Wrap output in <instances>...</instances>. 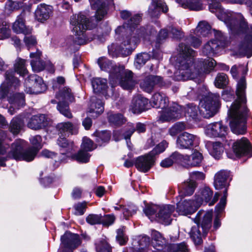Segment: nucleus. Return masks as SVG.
I'll return each instance as SVG.
<instances>
[{"label": "nucleus", "mask_w": 252, "mask_h": 252, "mask_svg": "<svg viewBox=\"0 0 252 252\" xmlns=\"http://www.w3.org/2000/svg\"><path fill=\"white\" fill-rule=\"evenodd\" d=\"M92 8L96 9L95 20L90 21L86 16L81 13L73 14L70 18L69 23L73 33L76 35L75 42L79 45L88 43L94 39H97L103 42L106 34L95 35L94 32L85 33L86 31L94 27L97 21L101 20L109 10L114 9L113 0H89Z\"/></svg>", "instance_id": "f257e3e1"}, {"label": "nucleus", "mask_w": 252, "mask_h": 252, "mask_svg": "<svg viewBox=\"0 0 252 252\" xmlns=\"http://www.w3.org/2000/svg\"><path fill=\"white\" fill-rule=\"evenodd\" d=\"M179 56L177 58L176 66L178 69L174 73V78L177 81H186L189 79L203 78L204 75L209 74L215 66L216 61L212 58L201 61L197 67L193 63L195 52L188 46L181 43L179 45Z\"/></svg>", "instance_id": "f03ea898"}, {"label": "nucleus", "mask_w": 252, "mask_h": 252, "mask_svg": "<svg viewBox=\"0 0 252 252\" xmlns=\"http://www.w3.org/2000/svg\"><path fill=\"white\" fill-rule=\"evenodd\" d=\"M141 20V16L136 14L132 17L128 23L118 27L115 30L116 38L122 41L120 45L113 43L108 46L109 54L112 57L118 54L126 56L131 54L139 41L140 38L147 39L148 32L144 28H137V25Z\"/></svg>", "instance_id": "7ed1b4c3"}, {"label": "nucleus", "mask_w": 252, "mask_h": 252, "mask_svg": "<svg viewBox=\"0 0 252 252\" xmlns=\"http://www.w3.org/2000/svg\"><path fill=\"white\" fill-rule=\"evenodd\" d=\"M246 79L245 77H242L237 83V99L228 110V116L231 118L230 126L232 132L236 134H244L246 131L248 109L246 105Z\"/></svg>", "instance_id": "20e7f679"}, {"label": "nucleus", "mask_w": 252, "mask_h": 252, "mask_svg": "<svg viewBox=\"0 0 252 252\" xmlns=\"http://www.w3.org/2000/svg\"><path fill=\"white\" fill-rule=\"evenodd\" d=\"M97 63L102 70L109 72L112 87L119 85L124 89L130 90L137 83L132 71L126 69L123 65L114 64L104 57L99 58Z\"/></svg>", "instance_id": "39448f33"}, {"label": "nucleus", "mask_w": 252, "mask_h": 252, "mask_svg": "<svg viewBox=\"0 0 252 252\" xmlns=\"http://www.w3.org/2000/svg\"><path fill=\"white\" fill-rule=\"evenodd\" d=\"M209 8L211 12L224 22L232 32L239 33L247 30L248 23L241 13L225 10L218 2L210 3Z\"/></svg>", "instance_id": "423d86ee"}, {"label": "nucleus", "mask_w": 252, "mask_h": 252, "mask_svg": "<svg viewBox=\"0 0 252 252\" xmlns=\"http://www.w3.org/2000/svg\"><path fill=\"white\" fill-rule=\"evenodd\" d=\"M219 97L218 94L209 93L200 101V110L197 105L192 103L189 104L185 109V116L195 120L198 119L201 112L206 118L213 117L217 112L220 106Z\"/></svg>", "instance_id": "0eeeda50"}, {"label": "nucleus", "mask_w": 252, "mask_h": 252, "mask_svg": "<svg viewBox=\"0 0 252 252\" xmlns=\"http://www.w3.org/2000/svg\"><path fill=\"white\" fill-rule=\"evenodd\" d=\"M168 100L164 94L155 93L152 96L151 103L153 107L161 108L158 120L161 122L169 121L180 118L183 115V109L181 106L173 103L169 107Z\"/></svg>", "instance_id": "6e6552de"}, {"label": "nucleus", "mask_w": 252, "mask_h": 252, "mask_svg": "<svg viewBox=\"0 0 252 252\" xmlns=\"http://www.w3.org/2000/svg\"><path fill=\"white\" fill-rule=\"evenodd\" d=\"M2 134H3V132L0 131V135ZM25 146V141L21 139H18L12 144L10 150L7 151V150L9 149V146L4 144L2 140L0 139V154L3 155L7 152L8 156L9 158H13L16 160L31 161L33 160L36 155L37 150L31 148L24 150L23 148ZM0 159L3 161L5 166V159L0 157ZM0 167H4V166L0 165Z\"/></svg>", "instance_id": "1a4fd4ad"}, {"label": "nucleus", "mask_w": 252, "mask_h": 252, "mask_svg": "<svg viewBox=\"0 0 252 252\" xmlns=\"http://www.w3.org/2000/svg\"><path fill=\"white\" fill-rule=\"evenodd\" d=\"M175 210V206L173 205L148 204L146 205L143 211L152 221L157 220L168 225L171 222L173 217H176V214H174Z\"/></svg>", "instance_id": "9d476101"}, {"label": "nucleus", "mask_w": 252, "mask_h": 252, "mask_svg": "<svg viewBox=\"0 0 252 252\" xmlns=\"http://www.w3.org/2000/svg\"><path fill=\"white\" fill-rule=\"evenodd\" d=\"M215 40L207 43L203 49V53L207 56H213L219 53L226 45V38L220 31L214 30Z\"/></svg>", "instance_id": "9b49d317"}, {"label": "nucleus", "mask_w": 252, "mask_h": 252, "mask_svg": "<svg viewBox=\"0 0 252 252\" xmlns=\"http://www.w3.org/2000/svg\"><path fill=\"white\" fill-rule=\"evenodd\" d=\"M56 98L59 101L57 105V109L61 114L65 117L70 118L72 115L69 110V107L66 102H72L74 97L71 92V90L68 88H64L60 93L56 94Z\"/></svg>", "instance_id": "f8f14e48"}, {"label": "nucleus", "mask_w": 252, "mask_h": 252, "mask_svg": "<svg viewBox=\"0 0 252 252\" xmlns=\"http://www.w3.org/2000/svg\"><path fill=\"white\" fill-rule=\"evenodd\" d=\"M46 89L43 79L37 75H31L25 80V91L28 94H36L43 93Z\"/></svg>", "instance_id": "ddd939ff"}, {"label": "nucleus", "mask_w": 252, "mask_h": 252, "mask_svg": "<svg viewBox=\"0 0 252 252\" xmlns=\"http://www.w3.org/2000/svg\"><path fill=\"white\" fill-rule=\"evenodd\" d=\"M61 244L59 252H73L81 244V240L78 234L66 232L61 238Z\"/></svg>", "instance_id": "4468645a"}, {"label": "nucleus", "mask_w": 252, "mask_h": 252, "mask_svg": "<svg viewBox=\"0 0 252 252\" xmlns=\"http://www.w3.org/2000/svg\"><path fill=\"white\" fill-rule=\"evenodd\" d=\"M199 143V137L193 134L183 132L176 140V146L180 149H189L193 146H197Z\"/></svg>", "instance_id": "2eb2a0df"}, {"label": "nucleus", "mask_w": 252, "mask_h": 252, "mask_svg": "<svg viewBox=\"0 0 252 252\" xmlns=\"http://www.w3.org/2000/svg\"><path fill=\"white\" fill-rule=\"evenodd\" d=\"M232 149L233 154L227 152V155L229 158L234 159L235 157L249 154L251 150L250 143L246 138L242 137L233 143Z\"/></svg>", "instance_id": "dca6fc26"}, {"label": "nucleus", "mask_w": 252, "mask_h": 252, "mask_svg": "<svg viewBox=\"0 0 252 252\" xmlns=\"http://www.w3.org/2000/svg\"><path fill=\"white\" fill-rule=\"evenodd\" d=\"M14 72L7 71L5 74V80L0 86V98H4L8 91L16 89L20 84L19 80L14 76Z\"/></svg>", "instance_id": "f3484780"}, {"label": "nucleus", "mask_w": 252, "mask_h": 252, "mask_svg": "<svg viewBox=\"0 0 252 252\" xmlns=\"http://www.w3.org/2000/svg\"><path fill=\"white\" fill-rule=\"evenodd\" d=\"M200 206V202L193 199L181 200L177 204V212L179 215L187 216L194 213Z\"/></svg>", "instance_id": "a211bd4d"}, {"label": "nucleus", "mask_w": 252, "mask_h": 252, "mask_svg": "<svg viewBox=\"0 0 252 252\" xmlns=\"http://www.w3.org/2000/svg\"><path fill=\"white\" fill-rule=\"evenodd\" d=\"M165 85L162 78L160 76L149 75L146 76L140 82V87L144 91L150 93L155 87H159Z\"/></svg>", "instance_id": "6ab92c4d"}, {"label": "nucleus", "mask_w": 252, "mask_h": 252, "mask_svg": "<svg viewBox=\"0 0 252 252\" xmlns=\"http://www.w3.org/2000/svg\"><path fill=\"white\" fill-rule=\"evenodd\" d=\"M212 216V211L200 210L194 219V222L201 226L203 235H206L211 227Z\"/></svg>", "instance_id": "aec40b11"}, {"label": "nucleus", "mask_w": 252, "mask_h": 252, "mask_svg": "<svg viewBox=\"0 0 252 252\" xmlns=\"http://www.w3.org/2000/svg\"><path fill=\"white\" fill-rule=\"evenodd\" d=\"M203 159L202 154L196 149L192 151L190 155H182L181 162L186 167H195L201 166Z\"/></svg>", "instance_id": "412c9836"}, {"label": "nucleus", "mask_w": 252, "mask_h": 252, "mask_svg": "<svg viewBox=\"0 0 252 252\" xmlns=\"http://www.w3.org/2000/svg\"><path fill=\"white\" fill-rule=\"evenodd\" d=\"M152 247L154 252H168V247L171 244L166 246V240L162 234L158 231L152 230L151 231Z\"/></svg>", "instance_id": "4be33fe9"}, {"label": "nucleus", "mask_w": 252, "mask_h": 252, "mask_svg": "<svg viewBox=\"0 0 252 252\" xmlns=\"http://www.w3.org/2000/svg\"><path fill=\"white\" fill-rule=\"evenodd\" d=\"M219 192H216L213 196V191L208 187L202 189L199 194L195 196V201L200 202V205L205 202L208 203L209 206L213 205L218 200L220 196Z\"/></svg>", "instance_id": "5701e85b"}, {"label": "nucleus", "mask_w": 252, "mask_h": 252, "mask_svg": "<svg viewBox=\"0 0 252 252\" xmlns=\"http://www.w3.org/2000/svg\"><path fill=\"white\" fill-rule=\"evenodd\" d=\"M155 158L150 154L137 158L135 162L136 168L140 172H148L155 164Z\"/></svg>", "instance_id": "b1692460"}, {"label": "nucleus", "mask_w": 252, "mask_h": 252, "mask_svg": "<svg viewBox=\"0 0 252 252\" xmlns=\"http://www.w3.org/2000/svg\"><path fill=\"white\" fill-rule=\"evenodd\" d=\"M228 128L221 122H216L208 125L205 128V133L209 137H223L226 134Z\"/></svg>", "instance_id": "393cba45"}, {"label": "nucleus", "mask_w": 252, "mask_h": 252, "mask_svg": "<svg viewBox=\"0 0 252 252\" xmlns=\"http://www.w3.org/2000/svg\"><path fill=\"white\" fill-rule=\"evenodd\" d=\"M133 248L137 252H154L150 245V239L146 235H140L133 241Z\"/></svg>", "instance_id": "a878e982"}, {"label": "nucleus", "mask_w": 252, "mask_h": 252, "mask_svg": "<svg viewBox=\"0 0 252 252\" xmlns=\"http://www.w3.org/2000/svg\"><path fill=\"white\" fill-rule=\"evenodd\" d=\"M148 104V99L137 95L133 98L129 110L133 114H140L147 109Z\"/></svg>", "instance_id": "bb28decb"}, {"label": "nucleus", "mask_w": 252, "mask_h": 252, "mask_svg": "<svg viewBox=\"0 0 252 252\" xmlns=\"http://www.w3.org/2000/svg\"><path fill=\"white\" fill-rule=\"evenodd\" d=\"M167 11V6L163 0H151L148 12L151 17H158L161 12Z\"/></svg>", "instance_id": "cd10ccee"}, {"label": "nucleus", "mask_w": 252, "mask_h": 252, "mask_svg": "<svg viewBox=\"0 0 252 252\" xmlns=\"http://www.w3.org/2000/svg\"><path fill=\"white\" fill-rule=\"evenodd\" d=\"M239 53L248 58L252 56V27L247 32L244 40L240 45Z\"/></svg>", "instance_id": "c85d7f7f"}, {"label": "nucleus", "mask_w": 252, "mask_h": 252, "mask_svg": "<svg viewBox=\"0 0 252 252\" xmlns=\"http://www.w3.org/2000/svg\"><path fill=\"white\" fill-rule=\"evenodd\" d=\"M230 172L227 170H222L217 172L214 177V186L216 189L226 188L228 184V180H231Z\"/></svg>", "instance_id": "c756f323"}, {"label": "nucleus", "mask_w": 252, "mask_h": 252, "mask_svg": "<svg viewBox=\"0 0 252 252\" xmlns=\"http://www.w3.org/2000/svg\"><path fill=\"white\" fill-rule=\"evenodd\" d=\"M227 189H225L223 191V195L221 198L220 202L215 207L216 217L214 222V228L217 229L221 225V221L220 219L221 217V214L224 210L226 204Z\"/></svg>", "instance_id": "7c9ffc66"}, {"label": "nucleus", "mask_w": 252, "mask_h": 252, "mask_svg": "<svg viewBox=\"0 0 252 252\" xmlns=\"http://www.w3.org/2000/svg\"><path fill=\"white\" fill-rule=\"evenodd\" d=\"M25 12H22L19 15L12 26L13 31L17 33H23L25 35H28L32 32V29L29 27L25 25L24 19Z\"/></svg>", "instance_id": "2f4dec72"}, {"label": "nucleus", "mask_w": 252, "mask_h": 252, "mask_svg": "<svg viewBox=\"0 0 252 252\" xmlns=\"http://www.w3.org/2000/svg\"><path fill=\"white\" fill-rule=\"evenodd\" d=\"M52 13V7L41 3L37 7L34 13V16L36 20L40 22H44L49 18Z\"/></svg>", "instance_id": "473e14b6"}, {"label": "nucleus", "mask_w": 252, "mask_h": 252, "mask_svg": "<svg viewBox=\"0 0 252 252\" xmlns=\"http://www.w3.org/2000/svg\"><path fill=\"white\" fill-rule=\"evenodd\" d=\"M42 52L37 49L35 52H31L30 54L31 65L34 72H40L45 68V63L41 60Z\"/></svg>", "instance_id": "72a5a7b5"}, {"label": "nucleus", "mask_w": 252, "mask_h": 252, "mask_svg": "<svg viewBox=\"0 0 252 252\" xmlns=\"http://www.w3.org/2000/svg\"><path fill=\"white\" fill-rule=\"evenodd\" d=\"M47 125V118L44 114H39L32 116L27 124L29 128L35 130L42 128Z\"/></svg>", "instance_id": "f704fd0d"}, {"label": "nucleus", "mask_w": 252, "mask_h": 252, "mask_svg": "<svg viewBox=\"0 0 252 252\" xmlns=\"http://www.w3.org/2000/svg\"><path fill=\"white\" fill-rule=\"evenodd\" d=\"M8 100L11 104L8 109V112L11 115L15 113V108L19 109L25 104L24 95L23 94H13L8 97Z\"/></svg>", "instance_id": "c9c22d12"}, {"label": "nucleus", "mask_w": 252, "mask_h": 252, "mask_svg": "<svg viewBox=\"0 0 252 252\" xmlns=\"http://www.w3.org/2000/svg\"><path fill=\"white\" fill-rule=\"evenodd\" d=\"M209 154L215 159L220 158L223 153V147L222 144L219 142H207L206 144Z\"/></svg>", "instance_id": "e433bc0d"}, {"label": "nucleus", "mask_w": 252, "mask_h": 252, "mask_svg": "<svg viewBox=\"0 0 252 252\" xmlns=\"http://www.w3.org/2000/svg\"><path fill=\"white\" fill-rule=\"evenodd\" d=\"M91 102L88 112L92 114L91 115L92 117H97L104 111L103 103L100 99H98L95 96L91 97Z\"/></svg>", "instance_id": "4c0bfd02"}, {"label": "nucleus", "mask_w": 252, "mask_h": 252, "mask_svg": "<svg viewBox=\"0 0 252 252\" xmlns=\"http://www.w3.org/2000/svg\"><path fill=\"white\" fill-rule=\"evenodd\" d=\"M128 130H127L124 134V137L126 140L128 147H129L127 140H129L130 137L134 131H137L138 133H143L146 131V126L145 124L138 123L134 126L132 123H128L127 124Z\"/></svg>", "instance_id": "58836bf2"}, {"label": "nucleus", "mask_w": 252, "mask_h": 252, "mask_svg": "<svg viewBox=\"0 0 252 252\" xmlns=\"http://www.w3.org/2000/svg\"><path fill=\"white\" fill-rule=\"evenodd\" d=\"M197 186L196 182L189 179L182 183L180 186V196H190L192 195Z\"/></svg>", "instance_id": "ea45409f"}, {"label": "nucleus", "mask_w": 252, "mask_h": 252, "mask_svg": "<svg viewBox=\"0 0 252 252\" xmlns=\"http://www.w3.org/2000/svg\"><path fill=\"white\" fill-rule=\"evenodd\" d=\"M168 32L172 34L173 37L174 38H181L182 35V33L180 30L175 28L170 27L168 29H162L160 31L157 38L158 42L159 43L165 39L168 35Z\"/></svg>", "instance_id": "a19ab883"}, {"label": "nucleus", "mask_w": 252, "mask_h": 252, "mask_svg": "<svg viewBox=\"0 0 252 252\" xmlns=\"http://www.w3.org/2000/svg\"><path fill=\"white\" fill-rule=\"evenodd\" d=\"M176 1L184 8L193 10H200L203 8V5L199 0H176Z\"/></svg>", "instance_id": "79ce46f5"}, {"label": "nucleus", "mask_w": 252, "mask_h": 252, "mask_svg": "<svg viewBox=\"0 0 252 252\" xmlns=\"http://www.w3.org/2000/svg\"><path fill=\"white\" fill-rule=\"evenodd\" d=\"M109 123L112 126H119L125 124L126 118L121 113L110 112L107 114Z\"/></svg>", "instance_id": "37998d69"}, {"label": "nucleus", "mask_w": 252, "mask_h": 252, "mask_svg": "<svg viewBox=\"0 0 252 252\" xmlns=\"http://www.w3.org/2000/svg\"><path fill=\"white\" fill-rule=\"evenodd\" d=\"M93 90L95 93H102L104 94L107 88V80L103 78H94L92 81Z\"/></svg>", "instance_id": "c03bdc74"}, {"label": "nucleus", "mask_w": 252, "mask_h": 252, "mask_svg": "<svg viewBox=\"0 0 252 252\" xmlns=\"http://www.w3.org/2000/svg\"><path fill=\"white\" fill-rule=\"evenodd\" d=\"M210 30L211 27L209 24L202 21L198 23L196 28L193 30V33L197 36H206L209 34Z\"/></svg>", "instance_id": "a18cd8bd"}, {"label": "nucleus", "mask_w": 252, "mask_h": 252, "mask_svg": "<svg viewBox=\"0 0 252 252\" xmlns=\"http://www.w3.org/2000/svg\"><path fill=\"white\" fill-rule=\"evenodd\" d=\"M57 128L62 134L65 132H68L72 134L77 133V126L73 125L70 122L59 123L57 126Z\"/></svg>", "instance_id": "49530a36"}, {"label": "nucleus", "mask_w": 252, "mask_h": 252, "mask_svg": "<svg viewBox=\"0 0 252 252\" xmlns=\"http://www.w3.org/2000/svg\"><path fill=\"white\" fill-rule=\"evenodd\" d=\"M182 155L177 152H174L169 158L162 160L160 162V166L164 168L171 166L174 162H181Z\"/></svg>", "instance_id": "de8ad7c7"}, {"label": "nucleus", "mask_w": 252, "mask_h": 252, "mask_svg": "<svg viewBox=\"0 0 252 252\" xmlns=\"http://www.w3.org/2000/svg\"><path fill=\"white\" fill-rule=\"evenodd\" d=\"M95 141L99 146H102L108 142L110 139L111 134L108 131H96L94 133Z\"/></svg>", "instance_id": "09e8293b"}, {"label": "nucleus", "mask_w": 252, "mask_h": 252, "mask_svg": "<svg viewBox=\"0 0 252 252\" xmlns=\"http://www.w3.org/2000/svg\"><path fill=\"white\" fill-rule=\"evenodd\" d=\"M25 60L18 58L17 59L14 64L15 71L17 72L20 75L24 76L28 73V70L26 66Z\"/></svg>", "instance_id": "8fccbe9b"}, {"label": "nucleus", "mask_w": 252, "mask_h": 252, "mask_svg": "<svg viewBox=\"0 0 252 252\" xmlns=\"http://www.w3.org/2000/svg\"><path fill=\"white\" fill-rule=\"evenodd\" d=\"M23 124L24 120L21 117L13 118L10 123V131L14 134L18 133L21 130Z\"/></svg>", "instance_id": "3c124183"}, {"label": "nucleus", "mask_w": 252, "mask_h": 252, "mask_svg": "<svg viewBox=\"0 0 252 252\" xmlns=\"http://www.w3.org/2000/svg\"><path fill=\"white\" fill-rule=\"evenodd\" d=\"M190 236L194 244L199 245L202 243L201 234L199 230L198 225L192 226L189 232Z\"/></svg>", "instance_id": "603ef678"}, {"label": "nucleus", "mask_w": 252, "mask_h": 252, "mask_svg": "<svg viewBox=\"0 0 252 252\" xmlns=\"http://www.w3.org/2000/svg\"><path fill=\"white\" fill-rule=\"evenodd\" d=\"M97 252H111V247L104 238L98 240L95 242Z\"/></svg>", "instance_id": "864d4df0"}, {"label": "nucleus", "mask_w": 252, "mask_h": 252, "mask_svg": "<svg viewBox=\"0 0 252 252\" xmlns=\"http://www.w3.org/2000/svg\"><path fill=\"white\" fill-rule=\"evenodd\" d=\"M187 129V126L184 122H177L169 129L168 133L172 136H176L179 132Z\"/></svg>", "instance_id": "5fc2aeb1"}, {"label": "nucleus", "mask_w": 252, "mask_h": 252, "mask_svg": "<svg viewBox=\"0 0 252 252\" xmlns=\"http://www.w3.org/2000/svg\"><path fill=\"white\" fill-rule=\"evenodd\" d=\"M168 252H189V246L185 242L173 244L168 247Z\"/></svg>", "instance_id": "6e6d98bb"}, {"label": "nucleus", "mask_w": 252, "mask_h": 252, "mask_svg": "<svg viewBox=\"0 0 252 252\" xmlns=\"http://www.w3.org/2000/svg\"><path fill=\"white\" fill-rule=\"evenodd\" d=\"M228 83V79L226 74L223 73H219L215 80V85L218 88H223Z\"/></svg>", "instance_id": "4d7b16f0"}, {"label": "nucleus", "mask_w": 252, "mask_h": 252, "mask_svg": "<svg viewBox=\"0 0 252 252\" xmlns=\"http://www.w3.org/2000/svg\"><path fill=\"white\" fill-rule=\"evenodd\" d=\"M87 152L82 149L77 154L72 155V158L79 162H87L89 160L90 155Z\"/></svg>", "instance_id": "13d9d810"}, {"label": "nucleus", "mask_w": 252, "mask_h": 252, "mask_svg": "<svg viewBox=\"0 0 252 252\" xmlns=\"http://www.w3.org/2000/svg\"><path fill=\"white\" fill-rule=\"evenodd\" d=\"M58 144L61 148V150L66 151L68 152H71L73 147V144L71 141H68L64 137L62 138L61 136L58 140Z\"/></svg>", "instance_id": "bf43d9fd"}, {"label": "nucleus", "mask_w": 252, "mask_h": 252, "mask_svg": "<svg viewBox=\"0 0 252 252\" xmlns=\"http://www.w3.org/2000/svg\"><path fill=\"white\" fill-rule=\"evenodd\" d=\"M150 55L146 53H142L137 55L135 60V65L136 68H140L144 65L150 59Z\"/></svg>", "instance_id": "052dcab7"}, {"label": "nucleus", "mask_w": 252, "mask_h": 252, "mask_svg": "<svg viewBox=\"0 0 252 252\" xmlns=\"http://www.w3.org/2000/svg\"><path fill=\"white\" fill-rule=\"evenodd\" d=\"M137 210V207L133 204L124 206L122 212L124 218L128 219L136 213Z\"/></svg>", "instance_id": "680f3d73"}, {"label": "nucleus", "mask_w": 252, "mask_h": 252, "mask_svg": "<svg viewBox=\"0 0 252 252\" xmlns=\"http://www.w3.org/2000/svg\"><path fill=\"white\" fill-rule=\"evenodd\" d=\"M87 202L83 201L75 204L73 206L74 214L76 216L83 215L87 208Z\"/></svg>", "instance_id": "e2e57ef3"}, {"label": "nucleus", "mask_w": 252, "mask_h": 252, "mask_svg": "<svg viewBox=\"0 0 252 252\" xmlns=\"http://www.w3.org/2000/svg\"><path fill=\"white\" fill-rule=\"evenodd\" d=\"M168 143L165 140L162 141L160 143L156 146V147L149 153L151 155L155 158L156 155L159 154L165 150L167 147Z\"/></svg>", "instance_id": "0e129e2a"}, {"label": "nucleus", "mask_w": 252, "mask_h": 252, "mask_svg": "<svg viewBox=\"0 0 252 252\" xmlns=\"http://www.w3.org/2000/svg\"><path fill=\"white\" fill-rule=\"evenodd\" d=\"M81 148L82 149L86 151H92L94 150L96 147L92 140L86 137H85L83 138Z\"/></svg>", "instance_id": "69168bd1"}, {"label": "nucleus", "mask_w": 252, "mask_h": 252, "mask_svg": "<svg viewBox=\"0 0 252 252\" xmlns=\"http://www.w3.org/2000/svg\"><path fill=\"white\" fill-rule=\"evenodd\" d=\"M124 226H121L117 230L116 240L121 245H125L127 240V236L124 233Z\"/></svg>", "instance_id": "338daca9"}, {"label": "nucleus", "mask_w": 252, "mask_h": 252, "mask_svg": "<svg viewBox=\"0 0 252 252\" xmlns=\"http://www.w3.org/2000/svg\"><path fill=\"white\" fill-rule=\"evenodd\" d=\"M23 6V3L20 1H13L8 0L5 4V10L8 11H12L17 10Z\"/></svg>", "instance_id": "774afa93"}]
</instances>
